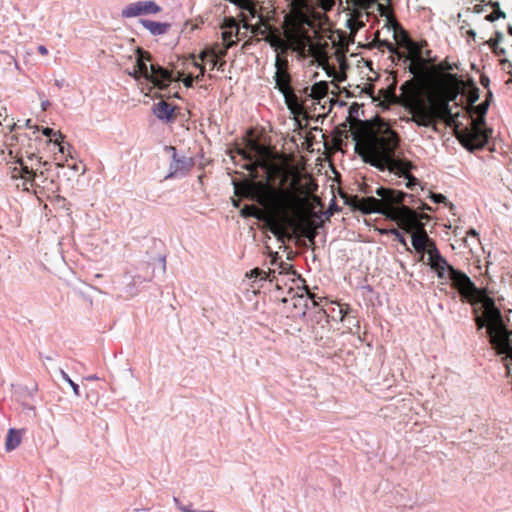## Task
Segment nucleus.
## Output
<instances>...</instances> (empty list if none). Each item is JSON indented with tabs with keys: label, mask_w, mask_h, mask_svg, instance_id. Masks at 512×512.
I'll return each mask as SVG.
<instances>
[{
	"label": "nucleus",
	"mask_w": 512,
	"mask_h": 512,
	"mask_svg": "<svg viewBox=\"0 0 512 512\" xmlns=\"http://www.w3.org/2000/svg\"><path fill=\"white\" fill-rule=\"evenodd\" d=\"M355 151L365 163L381 171L406 179V187L411 189L417 179L411 175L413 164L397 154L399 137L390 126L376 118L369 123H361L352 131Z\"/></svg>",
	"instance_id": "obj_1"
},
{
	"label": "nucleus",
	"mask_w": 512,
	"mask_h": 512,
	"mask_svg": "<svg viewBox=\"0 0 512 512\" xmlns=\"http://www.w3.org/2000/svg\"><path fill=\"white\" fill-rule=\"evenodd\" d=\"M376 197H366L358 201L357 207L365 214L380 213L396 221L407 232H412L411 244L414 250L421 254L424 259V253L429 255L430 249L436 247L434 241L430 239L425 231L422 218L426 215L419 214L403 203L406 194L402 191L379 187L376 190Z\"/></svg>",
	"instance_id": "obj_2"
},
{
	"label": "nucleus",
	"mask_w": 512,
	"mask_h": 512,
	"mask_svg": "<svg viewBox=\"0 0 512 512\" xmlns=\"http://www.w3.org/2000/svg\"><path fill=\"white\" fill-rule=\"evenodd\" d=\"M289 13L285 16L283 23V33L292 44L295 51L302 55L309 56L321 67L327 74L337 82L345 80V69L347 64L343 55H337L339 70L328 63L325 45L315 41L308 34V28L311 25L309 14L312 8V0H285Z\"/></svg>",
	"instance_id": "obj_3"
},
{
	"label": "nucleus",
	"mask_w": 512,
	"mask_h": 512,
	"mask_svg": "<svg viewBox=\"0 0 512 512\" xmlns=\"http://www.w3.org/2000/svg\"><path fill=\"white\" fill-rule=\"evenodd\" d=\"M235 193L238 196L249 197L260 203L273 217L289 221L290 213L299 216L298 228L305 237L313 240L315 229L310 219L301 215L302 199L298 196L299 179L293 176L289 187L274 188L263 182L243 181L234 183Z\"/></svg>",
	"instance_id": "obj_4"
},
{
	"label": "nucleus",
	"mask_w": 512,
	"mask_h": 512,
	"mask_svg": "<svg viewBox=\"0 0 512 512\" xmlns=\"http://www.w3.org/2000/svg\"><path fill=\"white\" fill-rule=\"evenodd\" d=\"M403 105L412 114V121L418 126L434 125L435 119H445L449 115L448 103L459 93V82L452 74H444L428 89L426 98L422 95L421 87L409 81L401 88Z\"/></svg>",
	"instance_id": "obj_5"
},
{
	"label": "nucleus",
	"mask_w": 512,
	"mask_h": 512,
	"mask_svg": "<svg viewBox=\"0 0 512 512\" xmlns=\"http://www.w3.org/2000/svg\"><path fill=\"white\" fill-rule=\"evenodd\" d=\"M447 280L451 281L459 292L475 305L477 313H481V315L476 317V324L479 329L487 328L490 343L500 353L511 352L507 343L508 334L506 326L501 312L495 306L493 299L487 296L484 291L477 290L467 275L455 269H453Z\"/></svg>",
	"instance_id": "obj_6"
},
{
	"label": "nucleus",
	"mask_w": 512,
	"mask_h": 512,
	"mask_svg": "<svg viewBox=\"0 0 512 512\" xmlns=\"http://www.w3.org/2000/svg\"><path fill=\"white\" fill-rule=\"evenodd\" d=\"M256 34L262 35L264 40L275 50V84L280 92L288 91L291 89L290 74L288 72V60L283 54L289 49L294 47L285 37L283 38L278 28L272 26L268 22L259 20L257 26H253Z\"/></svg>",
	"instance_id": "obj_7"
},
{
	"label": "nucleus",
	"mask_w": 512,
	"mask_h": 512,
	"mask_svg": "<svg viewBox=\"0 0 512 512\" xmlns=\"http://www.w3.org/2000/svg\"><path fill=\"white\" fill-rule=\"evenodd\" d=\"M136 68L130 73L135 78L145 77L151 80L155 85L163 88L171 81L169 71L156 66L154 64L148 65L149 57L145 55L140 49L135 51Z\"/></svg>",
	"instance_id": "obj_8"
},
{
	"label": "nucleus",
	"mask_w": 512,
	"mask_h": 512,
	"mask_svg": "<svg viewBox=\"0 0 512 512\" xmlns=\"http://www.w3.org/2000/svg\"><path fill=\"white\" fill-rule=\"evenodd\" d=\"M237 153L243 160L248 161L243 164V167L250 171L252 178H257V175L253 173L257 167L265 169L267 174L271 172V167L268 165L271 155L267 147L260 145L255 141H250L247 149H239Z\"/></svg>",
	"instance_id": "obj_9"
},
{
	"label": "nucleus",
	"mask_w": 512,
	"mask_h": 512,
	"mask_svg": "<svg viewBox=\"0 0 512 512\" xmlns=\"http://www.w3.org/2000/svg\"><path fill=\"white\" fill-rule=\"evenodd\" d=\"M457 135L462 144L470 150L484 146L488 140L482 119L473 121L470 128L459 130Z\"/></svg>",
	"instance_id": "obj_10"
},
{
	"label": "nucleus",
	"mask_w": 512,
	"mask_h": 512,
	"mask_svg": "<svg viewBox=\"0 0 512 512\" xmlns=\"http://www.w3.org/2000/svg\"><path fill=\"white\" fill-rule=\"evenodd\" d=\"M34 167H29L21 159L16 160L11 167V178L14 180H20L21 183L17 184V187L23 191H29L33 186L34 182Z\"/></svg>",
	"instance_id": "obj_11"
},
{
	"label": "nucleus",
	"mask_w": 512,
	"mask_h": 512,
	"mask_svg": "<svg viewBox=\"0 0 512 512\" xmlns=\"http://www.w3.org/2000/svg\"><path fill=\"white\" fill-rule=\"evenodd\" d=\"M425 263L430 269L436 274L441 280L448 279L449 275L453 271V267L440 255L437 247L430 249L429 255L425 259Z\"/></svg>",
	"instance_id": "obj_12"
},
{
	"label": "nucleus",
	"mask_w": 512,
	"mask_h": 512,
	"mask_svg": "<svg viewBox=\"0 0 512 512\" xmlns=\"http://www.w3.org/2000/svg\"><path fill=\"white\" fill-rule=\"evenodd\" d=\"M161 11V7L152 0L138 1L130 3L121 11L123 18H133L142 15L157 14Z\"/></svg>",
	"instance_id": "obj_13"
},
{
	"label": "nucleus",
	"mask_w": 512,
	"mask_h": 512,
	"mask_svg": "<svg viewBox=\"0 0 512 512\" xmlns=\"http://www.w3.org/2000/svg\"><path fill=\"white\" fill-rule=\"evenodd\" d=\"M230 2L237 4L243 9L242 13V22L243 27L246 29H250L251 32L257 35L254 31L253 26H257L259 24V20H263L264 22H269L268 18H263L261 15H257L254 7L252 6L249 0H229Z\"/></svg>",
	"instance_id": "obj_14"
},
{
	"label": "nucleus",
	"mask_w": 512,
	"mask_h": 512,
	"mask_svg": "<svg viewBox=\"0 0 512 512\" xmlns=\"http://www.w3.org/2000/svg\"><path fill=\"white\" fill-rule=\"evenodd\" d=\"M377 8L380 11V14L386 17L387 22L392 26L396 42L404 48V46H406L408 42L411 41L408 34L394 21L392 18V12L388 5L377 4Z\"/></svg>",
	"instance_id": "obj_15"
},
{
	"label": "nucleus",
	"mask_w": 512,
	"mask_h": 512,
	"mask_svg": "<svg viewBox=\"0 0 512 512\" xmlns=\"http://www.w3.org/2000/svg\"><path fill=\"white\" fill-rule=\"evenodd\" d=\"M168 151L172 154V162L170 164L169 173L166 178L175 177L177 175L184 174L189 170L192 165L191 159L188 158H178L176 154V149L172 146L167 148Z\"/></svg>",
	"instance_id": "obj_16"
},
{
	"label": "nucleus",
	"mask_w": 512,
	"mask_h": 512,
	"mask_svg": "<svg viewBox=\"0 0 512 512\" xmlns=\"http://www.w3.org/2000/svg\"><path fill=\"white\" fill-rule=\"evenodd\" d=\"M62 140H63V135L61 133H58L57 138L50 139L48 141V144H52L54 146V148H56L58 150V153L61 155L60 157H58L57 155H55V157H54V160L57 161V165L59 167H63L64 162H66L68 160V158L71 157L70 146L64 145L62 143Z\"/></svg>",
	"instance_id": "obj_17"
},
{
	"label": "nucleus",
	"mask_w": 512,
	"mask_h": 512,
	"mask_svg": "<svg viewBox=\"0 0 512 512\" xmlns=\"http://www.w3.org/2000/svg\"><path fill=\"white\" fill-rule=\"evenodd\" d=\"M238 31V25L233 19H228L222 26V39L225 45V49L231 47L234 43L233 37L236 36Z\"/></svg>",
	"instance_id": "obj_18"
},
{
	"label": "nucleus",
	"mask_w": 512,
	"mask_h": 512,
	"mask_svg": "<svg viewBox=\"0 0 512 512\" xmlns=\"http://www.w3.org/2000/svg\"><path fill=\"white\" fill-rule=\"evenodd\" d=\"M281 93H282V95L284 97L285 103H286L288 109L290 110V112L294 116L300 115L301 112H302V106L299 103V101H298L296 95L294 94L292 88L288 89V91H282Z\"/></svg>",
	"instance_id": "obj_19"
},
{
	"label": "nucleus",
	"mask_w": 512,
	"mask_h": 512,
	"mask_svg": "<svg viewBox=\"0 0 512 512\" xmlns=\"http://www.w3.org/2000/svg\"><path fill=\"white\" fill-rule=\"evenodd\" d=\"M23 430H16L14 428H10L8 430L6 441H5V449L6 451H12L16 449L22 441Z\"/></svg>",
	"instance_id": "obj_20"
},
{
	"label": "nucleus",
	"mask_w": 512,
	"mask_h": 512,
	"mask_svg": "<svg viewBox=\"0 0 512 512\" xmlns=\"http://www.w3.org/2000/svg\"><path fill=\"white\" fill-rule=\"evenodd\" d=\"M153 113L158 119L169 121L173 117V108L165 101H160L154 105Z\"/></svg>",
	"instance_id": "obj_21"
},
{
	"label": "nucleus",
	"mask_w": 512,
	"mask_h": 512,
	"mask_svg": "<svg viewBox=\"0 0 512 512\" xmlns=\"http://www.w3.org/2000/svg\"><path fill=\"white\" fill-rule=\"evenodd\" d=\"M141 24L152 35H163L169 29V24L156 22V21H152V20H141Z\"/></svg>",
	"instance_id": "obj_22"
},
{
	"label": "nucleus",
	"mask_w": 512,
	"mask_h": 512,
	"mask_svg": "<svg viewBox=\"0 0 512 512\" xmlns=\"http://www.w3.org/2000/svg\"><path fill=\"white\" fill-rule=\"evenodd\" d=\"M404 48L406 49V51L408 53V58L413 63H420L422 61V57H421L422 45L421 44L411 40L410 42H408V44L406 46H404Z\"/></svg>",
	"instance_id": "obj_23"
},
{
	"label": "nucleus",
	"mask_w": 512,
	"mask_h": 512,
	"mask_svg": "<svg viewBox=\"0 0 512 512\" xmlns=\"http://www.w3.org/2000/svg\"><path fill=\"white\" fill-rule=\"evenodd\" d=\"M364 18H368L367 13L357 12L347 20V26L351 30V32L357 31L359 28L364 26Z\"/></svg>",
	"instance_id": "obj_24"
},
{
	"label": "nucleus",
	"mask_w": 512,
	"mask_h": 512,
	"mask_svg": "<svg viewBox=\"0 0 512 512\" xmlns=\"http://www.w3.org/2000/svg\"><path fill=\"white\" fill-rule=\"evenodd\" d=\"M225 50H220L219 52L215 50L203 51L200 54L201 60L207 61V63L211 64L212 67H216L218 65V60L220 56H223Z\"/></svg>",
	"instance_id": "obj_25"
},
{
	"label": "nucleus",
	"mask_w": 512,
	"mask_h": 512,
	"mask_svg": "<svg viewBox=\"0 0 512 512\" xmlns=\"http://www.w3.org/2000/svg\"><path fill=\"white\" fill-rule=\"evenodd\" d=\"M328 84L325 81H319L312 85L310 96L314 99H321L326 96Z\"/></svg>",
	"instance_id": "obj_26"
},
{
	"label": "nucleus",
	"mask_w": 512,
	"mask_h": 512,
	"mask_svg": "<svg viewBox=\"0 0 512 512\" xmlns=\"http://www.w3.org/2000/svg\"><path fill=\"white\" fill-rule=\"evenodd\" d=\"M62 378L68 383V385L72 388L73 393L75 396H79V386L69 377V375L62 371L61 372Z\"/></svg>",
	"instance_id": "obj_27"
},
{
	"label": "nucleus",
	"mask_w": 512,
	"mask_h": 512,
	"mask_svg": "<svg viewBox=\"0 0 512 512\" xmlns=\"http://www.w3.org/2000/svg\"><path fill=\"white\" fill-rule=\"evenodd\" d=\"M506 15L501 10L494 11L486 16V20L489 22H494L500 18H505Z\"/></svg>",
	"instance_id": "obj_28"
},
{
	"label": "nucleus",
	"mask_w": 512,
	"mask_h": 512,
	"mask_svg": "<svg viewBox=\"0 0 512 512\" xmlns=\"http://www.w3.org/2000/svg\"><path fill=\"white\" fill-rule=\"evenodd\" d=\"M271 231L273 234H275L278 238H281L283 237V235L285 234V231H284V228L278 224V223H273L271 225Z\"/></svg>",
	"instance_id": "obj_29"
},
{
	"label": "nucleus",
	"mask_w": 512,
	"mask_h": 512,
	"mask_svg": "<svg viewBox=\"0 0 512 512\" xmlns=\"http://www.w3.org/2000/svg\"><path fill=\"white\" fill-rule=\"evenodd\" d=\"M353 2L355 3L356 6H358L359 8H362V9H367L369 8L371 5H374V3L376 2V0H353Z\"/></svg>",
	"instance_id": "obj_30"
},
{
	"label": "nucleus",
	"mask_w": 512,
	"mask_h": 512,
	"mask_svg": "<svg viewBox=\"0 0 512 512\" xmlns=\"http://www.w3.org/2000/svg\"><path fill=\"white\" fill-rule=\"evenodd\" d=\"M430 198L435 203H444L446 201V197L443 194L431 193Z\"/></svg>",
	"instance_id": "obj_31"
},
{
	"label": "nucleus",
	"mask_w": 512,
	"mask_h": 512,
	"mask_svg": "<svg viewBox=\"0 0 512 512\" xmlns=\"http://www.w3.org/2000/svg\"><path fill=\"white\" fill-rule=\"evenodd\" d=\"M395 237L396 239L404 246H406V240H405V237L402 233H400L398 230L396 229H392L390 231Z\"/></svg>",
	"instance_id": "obj_32"
},
{
	"label": "nucleus",
	"mask_w": 512,
	"mask_h": 512,
	"mask_svg": "<svg viewBox=\"0 0 512 512\" xmlns=\"http://www.w3.org/2000/svg\"><path fill=\"white\" fill-rule=\"evenodd\" d=\"M334 5V0H321V6L323 10H330Z\"/></svg>",
	"instance_id": "obj_33"
},
{
	"label": "nucleus",
	"mask_w": 512,
	"mask_h": 512,
	"mask_svg": "<svg viewBox=\"0 0 512 512\" xmlns=\"http://www.w3.org/2000/svg\"><path fill=\"white\" fill-rule=\"evenodd\" d=\"M42 133H43V135H45V136H48V137L53 136L54 138H57V134H58L59 132H54L51 128H44V129L42 130Z\"/></svg>",
	"instance_id": "obj_34"
},
{
	"label": "nucleus",
	"mask_w": 512,
	"mask_h": 512,
	"mask_svg": "<svg viewBox=\"0 0 512 512\" xmlns=\"http://www.w3.org/2000/svg\"><path fill=\"white\" fill-rule=\"evenodd\" d=\"M260 274H261V271H260L258 268H255V269L251 270V271L247 274V277H249V278H256V277H258Z\"/></svg>",
	"instance_id": "obj_35"
},
{
	"label": "nucleus",
	"mask_w": 512,
	"mask_h": 512,
	"mask_svg": "<svg viewBox=\"0 0 512 512\" xmlns=\"http://www.w3.org/2000/svg\"><path fill=\"white\" fill-rule=\"evenodd\" d=\"M346 313H347V307L338 305V314H339L340 320H343Z\"/></svg>",
	"instance_id": "obj_36"
},
{
	"label": "nucleus",
	"mask_w": 512,
	"mask_h": 512,
	"mask_svg": "<svg viewBox=\"0 0 512 512\" xmlns=\"http://www.w3.org/2000/svg\"><path fill=\"white\" fill-rule=\"evenodd\" d=\"M193 77L192 76H187L186 78L183 79V84L186 86V87H191L192 86V83H193Z\"/></svg>",
	"instance_id": "obj_37"
},
{
	"label": "nucleus",
	"mask_w": 512,
	"mask_h": 512,
	"mask_svg": "<svg viewBox=\"0 0 512 512\" xmlns=\"http://www.w3.org/2000/svg\"><path fill=\"white\" fill-rule=\"evenodd\" d=\"M37 50L39 51L40 54L42 55H47L48 54V50L47 48L44 46V45H39L37 47Z\"/></svg>",
	"instance_id": "obj_38"
},
{
	"label": "nucleus",
	"mask_w": 512,
	"mask_h": 512,
	"mask_svg": "<svg viewBox=\"0 0 512 512\" xmlns=\"http://www.w3.org/2000/svg\"><path fill=\"white\" fill-rule=\"evenodd\" d=\"M467 235L469 236H473V237H478V232L475 230V229H470L468 232H467Z\"/></svg>",
	"instance_id": "obj_39"
},
{
	"label": "nucleus",
	"mask_w": 512,
	"mask_h": 512,
	"mask_svg": "<svg viewBox=\"0 0 512 512\" xmlns=\"http://www.w3.org/2000/svg\"><path fill=\"white\" fill-rule=\"evenodd\" d=\"M195 66L200 68V74L196 76V79H199L204 74V68L201 65L197 64V63H195Z\"/></svg>",
	"instance_id": "obj_40"
},
{
	"label": "nucleus",
	"mask_w": 512,
	"mask_h": 512,
	"mask_svg": "<svg viewBox=\"0 0 512 512\" xmlns=\"http://www.w3.org/2000/svg\"><path fill=\"white\" fill-rule=\"evenodd\" d=\"M479 110H480V114H484L487 110V105L486 104H481L479 106Z\"/></svg>",
	"instance_id": "obj_41"
},
{
	"label": "nucleus",
	"mask_w": 512,
	"mask_h": 512,
	"mask_svg": "<svg viewBox=\"0 0 512 512\" xmlns=\"http://www.w3.org/2000/svg\"><path fill=\"white\" fill-rule=\"evenodd\" d=\"M29 159H30L31 161H34V160H35V161H37L38 163H40V162H41V161H40V158H38V157H37V156H35V155H32Z\"/></svg>",
	"instance_id": "obj_42"
},
{
	"label": "nucleus",
	"mask_w": 512,
	"mask_h": 512,
	"mask_svg": "<svg viewBox=\"0 0 512 512\" xmlns=\"http://www.w3.org/2000/svg\"><path fill=\"white\" fill-rule=\"evenodd\" d=\"M179 509L182 511V512H193L192 510H190L189 508L187 507H179Z\"/></svg>",
	"instance_id": "obj_43"
},
{
	"label": "nucleus",
	"mask_w": 512,
	"mask_h": 512,
	"mask_svg": "<svg viewBox=\"0 0 512 512\" xmlns=\"http://www.w3.org/2000/svg\"><path fill=\"white\" fill-rule=\"evenodd\" d=\"M49 105V102L48 101H44L42 103V108L45 110L47 108V106Z\"/></svg>",
	"instance_id": "obj_44"
},
{
	"label": "nucleus",
	"mask_w": 512,
	"mask_h": 512,
	"mask_svg": "<svg viewBox=\"0 0 512 512\" xmlns=\"http://www.w3.org/2000/svg\"><path fill=\"white\" fill-rule=\"evenodd\" d=\"M247 210H248V207L243 208L242 213L244 215H249L250 213Z\"/></svg>",
	"instance_id": "obj_45"
},
{
	"label": "nucleus",
	"mask_w": 512,
	"mask_h": 512,
	"mask_svg": "<svg viewBox=\"0 0 512 512\" xmlns=\"http://www.w3.org/2000/svg\"><path fill=\"white\" fill-rule=\"evenodd\" d=\"M509 33L512 35V27H509Z\"/></svg>",
	"instance_id": "obj_46"
}]
</instances>
